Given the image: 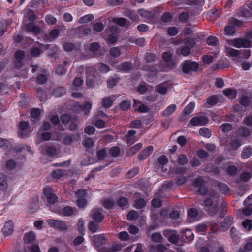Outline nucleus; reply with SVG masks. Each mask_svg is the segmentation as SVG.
Instances as JSON below:
<instances>
[{
    "label": "nucleus",
    "instance_id": "6e6d98bb",
    "mask_svg": "<svg viewBox=\"0 0 252 252\" xmlns=\"http://www.w3.org/2000/svg\"><path fill=\"white\" fill-rule=\"evenodd\" d=\"M180 52L182 55L187 56L190 54L191 51L189 47L184 46L180 47Z\"/></svg>",
    "mask_w": 252,
    "mask_h": 252
},
{
    "label": "nucleus",
    "instance_id": "6ab92c4d",
    "mask_svg": "<svg viewBox=\"0 0 252 252\" xmlns=\"http://www.w3.org/2000/svg\"><path fill=\"white\" fill-rule=\"evenodd\" d=\"M252 177V168H247L246 170L243 171L240 174V179L243 182H247Z\"/></svg>",
    "mask_w": 252,
    "mask_h": 252
},
{
    "label": "nucleus",
    "instance_id": "37998d69",
    "mask_svg": "<svg viewBox=\"0 0 252 252\" xmlns=\"http://www.w3.org/2000/svg\"><path fill=\"white\" fill-rule=\"evenodd\" d=\"M92 104L89 101H85L83 106H81L82 109L83 111H85V114L86 115H88L89 114L90 111L92 108Z\"/></svg>",
    "mask_w": 252,
    "mask_h": 252
},
{
    "label": "nucleus",
    "instance_id": "09e8293b",
    "mask_svg": "<svg viewBox=\"0 0 252 252\" xmlns=\"http://www.w3.org/2000/svg\"><path fill=\"white\" fill-rule=\"evenodd\" d=\"M128 203L127 199L126 197H120L116 202L117 205L120 207L126 206Z\"/></svg>",
    "mask_w": 252,
    "mask_h": 252
},
{
    "label": "nucleus",
    "instance_id": "b1692460",
    "mask_svg": "<svg viewBox=\"0 0 252 252\" xmlns=\"http://www.w3.org/2000/svg\"><path fill=\"white\" fill-rule=\"evenodd\" d=\"M176 108V105L174 104L170 105L162 112L163 116L165 117L170 116L175 111Z\"/></svg>",
    "mask_w": 252,
    "mask_h": 252
},
{
    "label": "nucleus",
    "instance_id": "7c9ffc66",
    "mask_svg": "<svg viewBox=\"0 0 252 252\" xmlns=\"http://www.w3.org/2000/svg\"><path fill=\"white\" fill-rule=\"evenodd\" d=\"M35 238V233L33 231H31L25 234L24 239L26 242L31 243L34 240Z\"/></svg>",
    "mask_w": 252,
    "mask_h": 252
},
{
    "label": "nucleus",
    "instance_id": "69168bd1",
    "mask_svg": "<svg viewBox=\"0 0 252 252\" xmlns=\"http://www.w3.org/2000/svg\"><path fill=\"white\" fill-rule=\"evenodd\" d=\"M250 15V11L246 8H242L239 9V15L241 17H247Z\"/></svg>",
    "mask_w": 252,
    "mask_h": 252
},
{
    "label": "nucleus",
    "instance_id": "79ce46f5",
    "mask_svg": "<svg viewBox=\"0 0 252 252\" xmlns=\"http://www.w3.org/2000/svg\"><path fill=\"white\" fill-rule=\"evenodd\" d=\"M240 145V142L236 139H231L229 142V146L232 150H237Z\"/></svg>",
    "mask_w": 252,
    "mask_h": 252
},
{
    "label": "nucleus",
    "instance_id": "3c124183",
    "mask_svg": "<svg viewBox=\"0 0 252 252\" xmlns=\"http://www.w3.org/2000/svg\"><path fill=\"white\" fill-rule=\"evenodd\" d=\"M64 174V171L62 169H56L52 172V176L55 178H60Z\"/></svg>",
    "mask_w": 252,
    "mask_h": 252
},
{
    "label": "nucleus",
    "instance_id": "58836bf2",
    "mask_svg": "<svg viewBox=\"0 0 252 252\" xmlns=\"http://www.w3.org/2000/svg\"><path fill=\"white\" fill-rule=\"evenodd\" d=\"M65 93V89L63 87H59L55 89L54 94L56 97H61Z\"/></svg>",
    "mask_w": 252,
    "mask_h": 252
},
{
    "label": "nucleus",
    "instance_id": "0e129e2a",
    "mask_svg": "<svg viewBox=\"0 0 252 252\" xmlns=\"http://www.w3.org/2000/svg\"><path fill=\"white\" fill-rule=\"evenodd\" d=\"M131 106L130 102L128 101H123L120 104V107L122 111H126L128 110Z\"/></svg>",
    "mask_w": 252,
    "mask_h": 252
},
{
    "label": "nucleus",
    "instance_id": "20e7f679",
    "mask_svg": "<svg viewBox=\"0 0 252 252\" xmlns=\"http://www.w3.org/2000/svg\"><path fill=\"white\" fill-rule=\"evenodd\" d=\"M75 195L77 197L76 203L79 208L85 207L87 205L86 200V191L85 189H78L75 192Z\"/></svg>",
    "mask_w": 252,
    "mask_h": 252
},
{
    "label": "nucleus",
    "instance_id": "aec40b11",
    "mask_svg": "<svg viewBox=\"0 0 252 252\" xmlns=\"http://www.w3.org/2000/svg\"><path fill=\"white\" fill-rule=\"evenodd\" d=\"M233 218L227 216L221 223V227L223 231L227 229L233 223Z\"/></svg>",
    "mask_w": 252,
    "mask_h": 252
},
{
    "label": "nucleus",
    "instance_id": "2eb2a0df",
    "mask_svg": "<svg viewBox=\"0 0 252 252\" xmlns=\"http://www.w3.org/2000/svg\"><path fill=\"white\" fill-rule=\"evenodd\" d=\"M14 231V226L11 220L7 221L2 229V232L5 236L11 235Z\"/></svg>",
    "mask_w": 252,
    "mask_h": 252
},
{
    "label": "nucleus",
    "instance_id": "4d7b16f0",
    "mask_svg": "<svg viewBox=\"0 0 252 252\" xmlns=\"http://www.w3.org/2000/svg\"><path fill=\"white\" fill-rule=\"evenodd\" d=\"M110 54L113 57H118L121 54V51L118 47H113L110 50Z\"/></svg>",
    "mask_w": 252,
    "mask_h": 252
},
{
    "label": "nucleus",
    "instance_id": "dca6fc26",
    "mask_svg": "<svg viewBox=\"0 0 252 252\" xmlns=\"http://www.w3.org/2000/svg\"><path fill=\"white\" fill-rule=\"evenodd\" d=\"M153 147L152 146L147 147L139 154L138 156L139 159L143 160L147 158L153 152Z\"/></svg>",
    "mask_w": 252,
    "mask_h": 252
},
{
    "label": "nucleus",
    "instance_id": "c85d7f7f",
    "mask_svg": "<svg viewBox=\"0 0 252 252\" xmlns=\"http://www.w3.org/2000/svg\"><path fill=\"white\" fill-rule=\"evenodd\" d=\"M142 147V144L140 143H138L134 146L131 147L127 150V154L129 156H132L136 153Z\"/></svg>",
    "mask_w": 252,
    "mask_h": 252
},
{
    "label": "nucleus",
    "instance_id": "a211bd4d",
    "mask_svg": "<svg viewBox=\"0 0 252 252\" xmlns=\"http://www.w3.org/2000/svg\"><path fill=\"white\" fill-rule=\"evenodd\" d=\"M92 240L94 246L99 247L101 245H103L105 243L106 238L102 234L96 235L93 236Z\"/></svg>",
    "mask_w": 252,
    "mask_h": 252
},
{
    "label": "nucleus",
    "instance_id": "393cba45",
    "mask_svg": "<svg viewBox=\"0 0 252 252\" xmlns=\"http://www.w3.org/2000/svg\"><path fill=\"white\" fill-rule=\"evenodd\" d=\"M93 219L96 222H100L102 221L103 219V215L100 212L99 210H94L93 211Z\"/></svg>",
    "mask_w": 252,
    "mask_h": 252
},
{
    "label": "nucleus",
    "instance_id": "ea45409f",
    "mask_svg": "<svg viewBox=\"0 0 252 252\" xmlns=\"http://www.w3.org/2000/svg\"><path fill=\"white\" fill-rule=\"evenodd\" d=\"M101 103L104 107L108 108L112 106L113 104V100L109 97H105L102 99Z\"/></svg>",
    "mask_w": 252,
    "mask_h": 252
},
{
    "label": "nucleus",
    "instance_id": "49530a36",
    "mask_svg": "<svg viewBox=\"0 0 252 252\" xmlns=\"http://www.w3.org/2000/svg\"><path fill=\"white\" fill-rule=\"evenodd\" d=\"M220 128L223 132L227 133L232 130V126L230 123H224L221 125Z\"/></svg>",
    "mask_w": 252,
    "mask_h": 252
},
{
    "label": "nucleus",
    "instance_id": "f704fd0d",
    "mask_svg": "<svg viewBox=\"0 0 252 252\" xmlns=\"http://www.w3.org/2000/svg\"><path fill=\"white\" fill-rule=\"evenodd\" d=\"M120 26H124L127 24V20L124 18H113L110 20Z\"/></svg>",
    "mask_w": 252,
    "mask_h": 252
},
{
    "label": "nucleus",
    "instance_id": "c756f323",
    "mask_svg": "<svg viewBox=\"0 0 252 252\" xmlns=\"http://www.w3.org/2000/svg\"><path fill=\"white\" fill-rule=\"evenodd\" d=\"M94 19L93 14H87L81 17L78 21L79 24H86L92 21Z\"/></svg>",
    "mask_w": 252,
    "mask_h": 252
},
{
    "label": "nucleus",
    "instance_id": "864d4df0",
    "mask_svg": "<svg viewBox=\"0 0 252 252\" xmlns=\"http://www.w3.org/2000/svg\"><path fill=\"white\" fill-rule=\"evenodd\" d=\"M76 137V136L74 135H72L71 136L66 135L64 137L63 140V142L64 143V144L69 145L73 142Z\"/></svg>",
    "mask_w": 252,
    "mask_h": 252
},
{
    "label": "nucleus",
    "instance_id": "423d86ee",
    "mask_svg": "<svg viewBox=\"0 0 252 252\" xmlns=\"http://www.w3.org/2000/svg\"><path fill=\"white\" fill-rule=\"evenodd\" d=\"M205 182L201 177L195 178L193 182V186L198 189V192L202 195H205L207 192V189L204 186Z\"/></svg>",
    "mask_w": 252,
    "mask_h": 252
},
{
    "label": "nucleus",
    "instance_id": "603ef678",
    "mask_svg": "<svg viewBox=\"0 0 252 252\" xmlns=\"http://www.w3.org/2000/svg\"><path fill=\"white\" fill-rule=\"evenodd\" d=\"M17 165V163L13 159L8 160L6 162V167L9 170L14 169Z\"/></svg>",
    "mask_w": 252,
    "mask_h": 252
},
{
    "label": "nucleus",
    "instance_id": "338daca9",
    "mask_svg": "<svg viewBox=\"0 0 252 252\" xmlns=\"http://www.w3.org/2000/svg\"><path fill=\"white\" fill-rule=\"evenodd\" d=\"M73 213V209L71 207L66 206L63 209V214L64 216H68L71 215Z\"/></svg>",
    "mask_w": 252,
    "mask_h": 252
},
{
    "label": "nucleus",
    "instance_id": "13d9d810",
    "mask_svg": "<svg viewBox=\"0 0 252 252\" xmlns=\"http://www.w3.org/2000/svg\"><path fill=\"white\" fill-rule=\"evenodd\" d=\"M132 68V65L129 62H125L121 65V69L124 72H128Z\"/></svg>",
    "mask_w": 252,
    "mask_h": 252
},
{
    "label": "nucleus",
    "instance_id": "0eeeda50",
    "mask_svg": "<svg viewBox=\"0 0 252 252\" xmlns=\"http://www.w3.org/2000/svg\"><path fill=\"white\" fill-rule=\"evenodd\" d=\"M47 222L51 227L61 231L67 229L65 223L62 220L50 219L47 220Z\"/></svg>",
    "mask_w": 252,
    "mask_h": 252
},
{
    "label": "nucleus",
    "instance_id": "680f3d73",
    "mask_svg": "<svg viewBox=\"0 0 252 252\" xmlns=\"http://www.w3.org/2000/svg\"><path fill=\"white\" fill-rule=\"evenodd\" d=\"M103 206L107 209L111 208L114 204L113 200L111 199H104L102 202Z\"/></svg>",
    "mask_w": 252,
    "mask_h": 252
},
{
    "label": "nucleus",
    "instance_id": "9b49d317",
    "mask_svg": "<svg viewBox=\"0 0 252 252\" xmlns=\"http://www.w3.org/2000/svg\"><path fill=\"white\" fill-rule=\"evenodd\" d=\"M110 34L108 37V43L109 44H115L118 40V34L119 28L117 26H112L110 28Z\"/></svg>",
    "mask_w": 252,
    "mask_h": 252
},
{
    "label": "nucleus",
    "instance_id": "de8ad7c7",
    "mask_svg": "<svg viewBox=\"0 0 252 252\" xmlns=\"http://www.w3.org/2000/svg\"><path fill=\"white\" fill-rule=\"evenodd\" d=\"M240 54L239 50L231 48H228L226 50V54L231 57H237Z\"/></svg>",
    "mask_w": 252,
    "mask_h": 252
},
{
    "label": "nucleus",
    "instance_id": "e2e57ef3",
    "mask_svg": "<svg viewBox=\"0 0 252 252\" xmlns=\"http://www.w3.org/2000/svg\"><path fill=\"white\" fill-rule=\"evenodd\" d=\"M224 32L226 34L231 35L235 32L236 29L234 26L229 25L225 27L224 29Z\"/></svg>",
    "mask_w": 252,
    "mask_h": 252
},
{
    "label": "nucleus",
    "instance_id": "f03ea898",
    "mask_svg": "<svg viewBox=\"0 0 252 252\" xmlns=\"http://www.w3.org/2000/svg\"><path fill=\"white\" fill-rule=\"evenodd\" d=\"M181 65L183 72L186 74H190L192 72L197 71L199 67V64L198 63L190 60L185 61Z\"/></svg>",
    "mask_w": 252,
    "mask_h": 252
},
{
    "label": "nucleus",
    "instance_id": "a878e982",
    "mask_svg": "<svg viewBox=\"0 0 252 252\" xmlns=\"http://www.w3.org/2000/svg\"><path fill=\"white\" fill-rule=\"evenodd\" d=\"M251 98L245 95H242L239 100L240 103L244 107L251 106L252 103H251Z\"/></svg>",
    "mask_w": 252,
    "mask_h": 252
},
{
    "label": "nucleus",
    "instance_id": "4468645a",
    "mask_svg": "<svg viewBox=\"0 0 252 252\" xmlns=\"http://www.w3.org/2000/svg\"><path fill=\"white\" fill-rule=\"evenodd\" d=\"M138 13L146 22L152 21L155 16L154 13L144 9H139Z\"/></svg>",
    "mask_w": 252,
    "mask_h": 252
},
{
    "label": "nucleus",
    "instance_id": "72a5a7b5",
    "mask_svg": "<svg viewBox=\"0 0 252 252\" xmlns=\"http://www.w3.org/2000/svg\"><path fill=\"white\" fill-rule=\"evenodd\" d=\"M28 123L27 122L25 121H22L19 124V127L20 129L22 131L21 132H19V134L22 137H25L26 135L24 133V131L27 129V128L28 127Z\"/></svg>",
    "mask_w": 252,
    "mask_h": 252
},
{
    "label": "nucleus",
    "instance_id": "bb28decb",
    "mask_svg": "<svg viewBox=\"0 0 252 252\" xmlns=\"http://www.w3.org/2000/svg\"><path fill=\"white\" fill-rule=\"evenodd\" d=\"M226 172L230 176H233L237 174L238 168L234 165H228L225 169Z\"/></svg>",
    "mask_w": 252,
    "mask_h": 252
},
{
    "label": "nucleus",
    "instance_id": "8fccbe9b",
    "mask_svg": "<svg viewBox=\"0 0 252 252\" xmlns=\"http://www.w3.org/2000/svg\"><path fill=\"white\" fill-rule=\"evenodd\" d=\"M138 216V213L134 210L130 211L127 215V219L130 220H136Z\"/></svg>",
    "mask_w": 252,
    "mask_h": 252
},
{
    "label": "nucleus",
    "instance_id": "4be33fe9",
    "mask_svg": "<svg viewBox=\"0 0 252 252\" xmlns=\"http://www.w3.org/2000/svg\"><path fill=\"white\" fill-rule=\"evenodd\" d=\"M182 233L183 234L182 237L185 241H190L193 240L194 235L190 229L183 230Z\"/></svg>",
    "mask_w": 252,
    "mask_h": 252
},
{
    "label": "nucleus",
    "instance_id": "f8f14e48",
    "mask_svg": "<svg viewBox=\"0 0 252 252\" xmlns=\"http://www.w3.org/2000/svg\"><path fill=\"white\" fill-rule=\"evenodd\" d=\"M14 55L15 58V66L17 68H20L23 65L22 60L25 57L24 52L22 51H17L15 52Z\"/></svg>",
    "mask_w": 252,
    "mask_h": 252
},
{
    "label": "nucleus",
    "instance_id": "1a4fd4ad",
    "mask_svg": "<svg viewBox=\"0 0 252 252\" xmlns=\"http://www.w3.org/2000/svg\"><path fill=\"white\" fill-rule=\"evenodd\" d=\"M163 235L167 238L168 241L173 244H176L179 239V236L176 230L167 229L163 231Z\"/></svg>",
    "mask_w": 252,
    "mask_h": 252
},
{
    "label": "nucleus",
    "instance_id": "a18cd8bd",
    "mask_svg": "<svg viewBox=\"0 0 252 252\" xmlns=\"http://www.w3.org/2000/svg\"><path fill=\"white\" fill-rule=\"evenodd\" d=\"M177 161L180 165H184L188 163V159L185 155L181 154L178 157Z\"/></svg>",
    "mask_w": 252,
    "mask_h": 252
},
{
    "label": "nucleus",
    "instance_id": "bf43d9fd",
    "mask_svg": "<svg viewBox=\"0 0 252 252\" xmlns=\"http://www.w3.org/2000/svg\"><path fill=\"white\" fill-rule=\"evenodd\" d=\"M207 43L210 46H215L217 44L218 40L217 38L213 36H210L207 39Z\"/></svg>",
    "mask_w": 252,
    "mask_h": 252
},
{
    "label": "nucleus",
    "instance_id": "412c9836",
    "mask_svg": "<svg viewBox=\"0 0 252 252\" xmlns=\"http://www.w3.org/2000/svg\"><path fill=\"white\" fill-rule=\"evenodd\" d=\"M26 30L29 32L33 33L34 35H38L40 33V28L32 24L29 23L25 25Z\"/></svg>",
    "mask_w": 252,
    "mask_h": 252
},
{
    "label": "nucleus",
    "instance_id": "7ed1b4c3",
    "mask_svg": "<svg viewBox=\"0 0 252 252\" xmlns=\"http://www.w3.org/2000/svg\"><path fill=\"white\" fill-rule=\"evenodd\" d=\"M232 45L236 48H249L252 47V40L246 38H238L232 41Z\"/></svg>",
    "mask_w": 252,
    "mask_h": 252
},
{
    "label": "nucleus",
    "instance_id": "2f4dec72",
    "mask_svg": "<svg viewBox=\"0 0 252 252\" xmlns=\"http://www.w3.org/2000/svg\"><path fill=\"white\" fill-rule=\"evenodd\" d=\"M199 133L201 136L207 138H210L212 135L211 130L206 127L200 128L199 130Z\"/></svg>",
    "mask_w": 252,
    "mask_h": 252
},
{
    "label": "nucleus",
    "instance_id": "a19ab883",
    "mask_svg": "<svg viewBox=\"0 0 252 252\" xmlns=\"http://www.w3.org/2000/svg\"><path fill=\"white\" fill-rule=\"evenodd\" d=\"M195 104L193 102H190L187 105L184 109V113L185 115L190 114L194 108Z\"/></svg>",
    "mask_w": 252,
    "mask_h": 252
},
{
    "label": "nucleus",
    "instance_id": "6e6552de",
    "mask_svg": "<svg viewBox=\"0 0 252 252\" xmlns=\"http://www.w3.org/2000/svg\"><path fill=\"white\" fill-rule=\"evenodd\" d=\"M208 122V118L204 115H199L192 118L190 124L194 126L205 125Z\"/></svg>",
    "mask_w": 252,
    "mask_h": 252
},
{
    "label": "nucleus",
    "instance_id": "c9c22d12",
    "mask_svg": "<svg viewBox=\"0 0 252 252\" xmlns=\"http://www.w3.org/2000/svg\"><path fill=\"white\" fill-rule=\"evenodd\" d=\"M252 154V149L249 147L244 149L241 153V157L243 159L248 158Z\"/></svg>",
    "mask_w": 252,
    "mask_h": 252
},
{
    "label": "nucleus",
    "instance_id": "f3484780",
    "mask_svg": "<svg viewBox=\"0 0 252 252\" xmlns=\"http://www.w3.org/2000/svg\"><path fill=\"white\" fill-rule=\"evenodd\" d=\"M41 153L43 154H47L49 156H53L57 154V149L54 146H42L40 148Z\"/></svg>",
    "mask_w": 252,
    "mask_h": 252
},
{
    "label": "nucleus",
    "instance_id": "ddd939ff",
    "mask_svg": "<svg viewBox=\"0 0 252 252\" xmlns=\"http://www.w3.org/2000/svg\"><path fill=\"white\" fill-rule=\"evenodd\" d=\"M60 32L59 30L56 29H53L48 34H46L44 36L43 39L47 42H51L59 35Z\"/></svg>",
    "mask_w": 252,
    "mask_h": 252
},
{
    "label": "nucleus",
    "instance_id": "5fc2aeb1",
    "mask_svg": "<svg viewBox=\"0 0 252 252\" xmlns=\"http://www.w3.org/2000/svg\"><path fill=\"white\" fill-rule=\"evenodd\" d=\"M97 68L101 73H103L108 72L110 70V68L108 65L102 63L98 64Z\"/></svg>",
    "mask_w": 252,
    "mask_h": 252
},
{
    "label": "nucleus",
    "instance_id": "e433bc0d",
    "mask_svg": "<svg viewBox=\"0 0 252 252\" xmlns=\"http://www.w3.org/2000/svg\"><path fill=\"white\" fill-rule=\"evenodd\" d=\"M224 94L228 97L229 98L234 99L236 96V93L235 91L231 89H227L226 90H224L223 91Z\"/></svg>",
    "mask_w": 252,
    "mask_h": 252
},
{
    "label": "nucleus",
    "instance_id": "774afa93",
    "mask_svg": "<svg viewBox=\"0 0 252 252\" xmlns=\"http://www.w3.org/2000/svg\"><path fill=\"white\" fill-rule=\"evenodd\" d=\"M242 225L243 227L246 229L248 231H250L252 227V221L249 220H244L242 223Z\"/></svg>",
    "mask_w": 252,
    "mask_h": 252
},
{
    "label": "nucleus",
    "instance_id": "cd10ccee",
    "mask_svg": "<svg viewBox=\"0 0 252 252\" xmlns=\"http://www.w3.org/2000/svg\"><path fill=\"white\" fill-rule=\"evenodd\" d=\"M218 188L221 193L228 194L230 192V189L228 186L223 183H219L218 184Z\"/></svg>",
    "mask_w": 252,
    "mask_h": 252
},
{
    "label": "nucleus",
    "instance_id": "39448f33",
    "mask_svg": "<svg viewBox=\"0 0 252 252\" xmlns=\"http://www.w3.org/2000/svg\"><path fill=\"white\" fill-rule=\"evenodd\" d=\"M172 88V84L168 81L159 84L155 87L156 91L162 95H165Z\"/></svg>",
    "mask_w": 252,
    "mask_h": 252
},
{
    "label": "nucleus",
    "instance_id": "9d476101",
    "mask_svg": "<svg viewBox=\"0 0 252 252\" xmlns=\"http://www.w3.org/2000/svg\"><path fill=\"white\" fill-rule=\"evenodd\" d=\"M44 194L49 203L54 204L57 202V196L50 187H47L44 189Z\"/></svg>",
    "mask_w": 252,
    "mask_h": 252
},
{
    "label": "nucleus",
    "instance_id": "c03bdc74",
    "mask_svg": "<svg viewBox=\"0 0 252 252\" xmlns=\"http://www.w3.org/2000/svg\"><path fill=\"white\" fill-rule=\"evenodd\" d=\"M119 79L118 77H112L107 80V86L111 88L115 86L119 82Z\"/></svg>",
    "mask_w": 252,
    "mask_h": 252
},
{
    "label": "nucleus",
    "instance_id": "052dcab7",
    "mask_svg": "<svg viewBox=\"0 0 252 252\" xmlns=\"http://www.w3.org/2000/svg\"><path fill=\"white\" fill-rule=\"evenodd\" d=\"M218 98L216 96L213 95L209 97L206 102V104L210 106L215 105L218 103Z\"/></svg>",
    "mask_w": 252,
    "mask_h": 252
},
{
    "label": "nucleus",
    "instance_id": "473e14b6",
    "mask_svg": "<svg viewBox=\"0 0 252 252\" xmlns=\"http://www.w3.org/2000/svg\"><path fill=\"white\" fill-rule=\"evenodd\" d=\"M152 240L155 243H159L161 242L162 239V236L160 233L156 232L153 233L150 236Z\"/></svg>",
    "mask_w": 252,
    "mask_h": 252
},
{
    "label": "nucleus",
    "instance_id": "5701e85b",
    "mask_svg": "<svg viewBox=\"0 0 252 252\" xmlns=\"http://www.w3.org/2000/svg\"><path fill=\"white\" fill-rule=\"evenodd\" d=\"M24 17L28 19L31 22L34 21L36 19L34 12L33 10L29 9L25 10Z\"/></svg>",
    "mask_w": 252,
    "mask_h": 252
},
{
    "label": "nucleus",
    "instance_id": "4c0bfd02",
    "mask_svg": "<svg viewBox=\"0 0 252 252\" xmlns=\"http://www.w3.org/2000/svg\"><path fill=\"white\" fill-rule=\"evenodd\" d=\"M98 222L91 221L88 224V228L93 233H95L99 229V225Z\"/></svg>",
    "mask_w": 252,
    "mask_h": 252
},
{
    "label": "nucleus",
    "instance_id": "f257e3e1",
    "mask_svg": "<svg viewBox=\"0 0 252 252\" xmlns=\"http://www.w3.org/2000/svg\"><path fill=\"white\" fill-rule=\"evenodd\" d=\"M209 197L204 200V205L209 207L213 205V208L209 211L211 215H215L218 211V202L219 200V195L214 190H211L209 193Z\"/></svg>",
    "mask_w": 252,
    "mask_h": 252
}]
</instances>
